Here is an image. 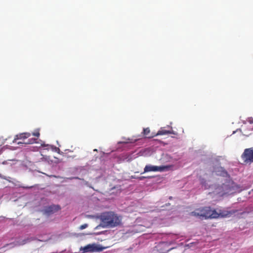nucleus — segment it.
<instances>
[{
	"instance_id": "obj_7",
	"label": "nucleus",
	"mask_w": 253,
	"mask_h": 253,
	"mask_svg": "<svg viewBox=\"0 0 253 253\" xmlns=\"http://www.w3.org/2000/svg\"><path fill=\"white\" fill-rule=\"evenodd\" d=\"M143 134L145 135L146 138H152L155 136V134L153 135L152 134H150V129L149 127H147L143 129Z\"/></svg>"
},
{
	"instance_id": "obj_8",
	"label": "nucleus",
	"mask_w": 253,
	"mask_h": 253,
	"mask_svg": "<svg viewBox=\"0 0 253 253\" xmlns=\"http://www.w3.org/2000/svg\"><path fill=\"white\" fill-rule=\"evenodd\" d=\"M172 133L170 130H167L165 129L164 128H161L160 130H159L157 133L155 134L156 135H165L168 134Z\"/></svg>"
},
{
	"instance_id": "obj_13",
	"label": "nucleus",
	"mask_w": 253,
	"mask_h": 253,
	"mask_svg": "<svg viewBox=\"0 0 253 253\" xmlns=\"http://www.w3.org/2000/svg\"><path fill=\"white\" fill-rule=\"evenodd\" d=\"M223 176H225L226 175V172L225 171H222V172L220 174Z\"/></svg>"
},
{
	"instance_id": "obj_15",
	"label": "nucleus",
	"mask_w": 253,
	"mask_h": 253,
	"mask_svg": "<svg viewBox=\"0 0 253 253\" xmlns=\"http://www.w3.org/2000/svg\"><path fill=\"white\" fill-rule=\"evenodd\" d=\"M144 178H145V177L142 176V177H140L139 178V179L142 180V179H143Z\"/></svg>"
},
{
	"instance_id": "obj_16",
	"label": "nucleus",
	"mask_w": 253,
	"mask_h": 253,
	"mask_svg": "<svg viewBox=\"0 0 253 253\" xmlns=\"http://www.w3.org/2000/svg\"><path fill=\"white\" fill-rule=\"evenodd\" d=\"M121 143H127V142H122Z\"/></svg>"
},
{
	"instance_id": "obj_10",
	"label": "nucleus",
	"mask_w": 253,
	"mask_h": 253,
	"mask_svg": "<svg viewBox=\"0 0 253 253\" xmlns=\"http://www.w3.org/2000/svg\"><path fill=\"white\" fill-rule=\"evenodd\" d=\"M49 209H50V211H58V210L60 209V208L58 206L53 205L52 206L50 207Z\"/></svg>"
},
{
	"instance_id": "obj_3",
	"label": "nucleus",
	"mask_w": 253,
	"mask_h": 253,
	"mask_svg": "<svg viewBox=\"0 0 253 253\" xmlns=\"http://www.w3.org/2000/svg\"><path fill=\"white\" fill-rule=\"evenodd\" d=\"M172 167V165H167L161 166H154L152 165H147L144 168V172L148 171H165L169 170Z\"/></svg>"
},
{
	"instance_id": "obj_6",
	"label": "nucleus",
	"mask_w": 253,
	"mask_h": 253,
	"mask_svg": "<svg viewBox=\"0 0 253 253\" xmlns=\"http://www.w3.org/2000/svg\"><path fill=\"white\" fill-rule=\"evenodd\" d=\"M242 158H253V147L245 149Z\"/></svg>"
},
{
	"instance_id": "obj_4",
	"label": "nucleus",
	"mask_w": 253,
	"mask_h": 253,
	"mask_svg": "<svg viewBox=\"0 0 253 253\" xmlns=\"http://www.w3.org/2000/svg\"><path fill=\"white\" fill-rule=\"evenodd\" d=\"M101 223L99 226L106 227L111 224V214L109 212L103 213L100 216Z\"/></svg>"
},
{
	"instance_id": "obj_1",
	"label": "nucleus",
	"mask_w": 253,
	"mask_h": 253,
	"mask_svg": "<svg viewBox=\"0 0 253 253\" xmlns=\"http://www.w3.org/2000/svg\"><path fill=\"white\" fill-rule=\"evenodd\" d=\"M234 212V211H229L220 210L217 211L215 210L211 209L210 207H206L195 210L191 212V214L195 216L204 217L205 218H215L219 217H229Z\"/></svg>"
},
{
	"instance_id": "obj_11",
	"label": "nucleus",
	"mask_w": 253,
	"mask_h": 253,
	"mask_svg": "<svg viewBox=\"0 0 253 253\" xmlns=\"http://www.w3.org/2000/svg\"><path fill=\"white\" fill-rule=\"evenodd\" d=\"M243 160H244V163H252V162H253V159H243Z\"/></svg>"
},
{
	"instance_id": "obj_17",
	"label": "nucleus",
	"mask_w": 253,
	"mask_h": 253,
	"mask_svg": "<svg viewBox=\"0 0 253 253\" xmlns=\"http://www.w3.org/2000/svg\"><path fill=\"white\" fill-rule=\"evenodd\" d=\"M147 151H148V150H146L145 151V153H146V152H147Z\"/></svg>"
},
{
	"instance_id": "obj_9",
	"label": "nucleus",
	"mask_w": 253,
	"mask_h": 253,
	"mask_svg": "<svg viewBox=\"0 0 253 253\" xmlns=\"http://www.w3.org/2000/svg\"><path fill=\"white\" fill-rule=\"evenodd\" d=\"M29 239L28 238L20 240L17 242L18 245H23L29 242Z\"/></svg>"
},
{
	"instance_id": "obj_18",
	"label": "nucleus",
	"mask_w": 253,
	"mask_h": 253,
	"mask_svg": "<svg viewBox=\"0 0 253 253\" xmlns=\"http://www.w3.org/2000/svg\"><path fill=\"white\" fill-rule=\"evenodd\" d=\"M201 183H202V184H204V183H203V181H201Z\"/></svg>"
},
{
	"instance_id": "obj_5",
	"label": "nucleus",
	"mask_w": 253,
	"mask_h": 253,
	"mask_svg": "<svg viewBox=\"0 0 253 253\" xmlns=\"http://www.w3.org/2000/svg\"><path fill=\"white\" fill-rule=\"evenodd\" d=\"M122 224V217L117 214L112 213V228L118 227Z\"/></svg>"
},
{
	"instance_id": "obj_14",
	"label": "nucleus",
	"mask_w": 253,
	"mask_h": 253,
	"mask_svg": "<svg viewBox=\"0 0 253 253\" xmlns=\"http://www.w3.org/2000/svg\"><path fill=\"white\" fill-rule=\"evenodd\" d=\"M120 192H121V190H120V189H118L117 190L116 193H117V194H118V193H120Z\"/></svg>"
},
{
	"instance_id": "obj_12",
	"label": "nucleus",
	"mask_w": 253,
	"mask_h": 253,
	"mask_svg": "<svg viewBox=\"0 0 253 253\" xmlns=\"http://www.w3.org/2000/svg\"><path fill=\"white\" fill-rule=\"evenodd\" d=\"M87 224H83V225H82L80 227V229L81 230H83L84 229H85L87 227Z\"/></svg>"
},
{
	"instance_id": "obj_2",
	"label": "nucleus",
	"mask_w": 253,
	"mask_h": 253,
	"mask_svg": "<svg viewBox=\"0 0 253 253\" xmlns=\"http://www.w3.org/2000/svg\"><path fill=\"white\" fill-rule=\"evenodd\" d=\"M104 248L97 244H88L84 247H81L80 251L83 253L99 252L103 250Z\"/></svg>"
}]
</instances>
